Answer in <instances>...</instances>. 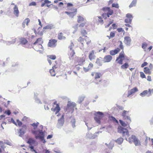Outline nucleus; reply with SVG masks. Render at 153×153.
Instances as JSON below:
<instances>
[{
	"label": "nucleus",
	"mask_w": 153,
	"mask_h": 153,
	"mask_svg": "<svg viewBox=\"0 0 153 153\" xmlns=\"http://www.w3.org/2000/svg\"><path fill=\"white\" fill-rule=\"evenodd\" d=\"M74 46V44L73 42H71L70 45L69 47V48L70 49L71 51L74 50L73 49V48Z\"/></svg>",
	"instance_id": "43"
},
{
	"label": "nucleus",
	"mask_w": 153,
	"mask_h": 153,
	"mask_svg": "<svg viewBox=\"0 0 153 153\" xmlns=\"http://www.w3.org/2000/svg\"><path fill=\"white\" fill-rule=\"evenodd\" d=\"M110 10L109 7H104L102 8V10L105 12L108 11Z\"/></svg>",
	"instance_id": "49"
},
{
	"label": "nucleus",
	"mask_w": 153,
	"mask_h": 153,
	"mask_svg": "<svg viewBox=\"0 0 153 153\" xmlns=\"http://www.w3.org/2000/svg\"><path fill=\"white\" fill-rule=\"evenodd\" d=\"M144 72L146 74H149L150 73V71L149 69L147 67H145L144 68Z\"/></svg>",
	"instance_id": "39"
},
{
	"label": "nucleus",
	"mask_w": 153,
	"mask_h": 153,
	"mask_svg": "<svg viewBox=\"0 0 153 153\" xmlns=\"http://www.w3.org/2000/svg\"><path fill=\"white\" fill-rule=\"evenodd\" d=\"M85 97V96L84 95L79 96L78 98L77 102L79 104H80L84 100Z\"/></svg>",
	"instance_id": "17"
},
{
	"label": "nucleus",
	"mask_w": 153,
	"mask_h": 153,
	"mask_svg": "<svg viewBox=\"0 0 153 153\" xmlns=\"http://www.w3.org/2000/svg\"><path fill=\"white\" fill-rule=\"evenodd\" d=\"M95 80H96L97 79L100 78L101 76V74L100 73L96 72L95 73Z\"/></svg>",
	"instance_id": "35"
},
{
	"label": "nucleus",
	"mask_w": 153,
	"mask_h": 153,
	"mask_svg": "<svg viewBox=\"0 0 153 153\" xmlns=\"http://www.w3.org/2000/svg\"><path fill=\"white\" fill-rule=\"evenodd\" d=\"M140 76L142 78H145V76L143 73V72H140Z\"/></svg>",
	"instance_id": "53"
},
{
	"label": "nucleus",
	"mask_w": 153,
	"mask_h": 153,
	"mask_svg": "<svg viewBox=\"0 0 153 153\" xmlns=\"http://www.w3.org/2000/svg\"><path fill=\"white\" fill-rule=\"evenodd\" d=\"M115 36V34L114 33L111 32L110 33V36L111 37L113 38Z\"/></svg>",
	"instance_id": "62"
},
{
	"label": "nucleus",
	"mask_w": 153,
	"mask_h": 153,
	"mask_svg": "<svg viewBox=\"0 0 153 153\" xmlns=\"http://www.w3.org/2000/svg\"><path fill=\"white\" fill-rule=\"evenodd\" d=\"M3 144V143L2 144ZM5 146L3 145H1V148H0V153H1L3 151H4V149Z\"/></svg>",
	"instance_id": "45"
},
{
	"label": "nucleus",
	"mask_w": 153,
	"mask_h": 153,
	"mask_svg": "<svg viewBox=\"0 0 153 153\" xmlns=\"http://www.w3.org/2000/svg\"><path fill=\"white\" fill-rule=\"evenodd\" d=\"M78 40L79 41H80L81 42L82 45H83V43L84 42H86L87 41L86 39H84L82 38L81 36L79 37L78 39Z\"/></svg>",
	"instance_id": "37"
},
{
	"label": "nucleus",
	"mask_w": 153,
	"mask_h": 153,
	"mask_svg": "<svg viewBox=\"0 0 153 153\" xmlns=\"http://www.w3.org/2000/svg\"><path fill=\"white\" fill-rule=\"evenodd\" d=\"M53 66L52 69L50 70V72L51 76H54L56 75V73L54 71V67Z\"/></svg>",
	"instance_id": "28"
},
{
	"label": "nucleus",
	"mask_w": 153,
	"mask_h": 153,
	"mask_svg": "<svg viewBox=\"0 0 153 153\" xmlns=\"http://www.w3.org/2000/svg\"><path fill=\"white\" fill-rule=\"evenodd\" d=\"M39 123L37 122L36 123H34L31 124V125L33 127L34 129H35L37 128L38 126L39 125Z\"/></svg>",
	"instance_id": "40"
},
{
	"label": "nucleus",
	"mask_w": 153,
	"mask_h": 153,
	"mask_svg": "<svg viewBox=\"0 0 153 153\" xmlns=\"http://www.w3.org/2000/svg\"><path fill=\"white\" fill-rule=\"evenodd\" d=\"M120 60H118V62H117V63L119 64H120V65H122L123 63V60H124V59H120Z\"/></svg>",
	"instance_id": "47"
},
{
	"label": "nucleus",
	"mask_w": 153,
	"mask_h": 153,
	"mask_svg": "<svg viewBox=\"0 0 153 153\" xmlns=\"http://www.w3.org/2000/svg\"><path fill=\"white\" fill-rule=\"evenodd\" d=\"M105 144L108 146L109 149H112L113 147L114 146V144L113 142H110L109 144L107 143H105Z\"/></svg>",
	"instance_id": "25"
},
{
	"label": "nucleus",
	"mask_w": 153,
	"mask_h": 153,
	"mask_svg": "<svg viewBox=\"0 0 153 153\" xmlns=\"http://www.w3.org/2000/svg\"><path fill=\"white\" fill-rule=\"evenodd\" d=\"M43 42L42 38H39L36 41L33 43L34 45H36V44H42Z\"/></svg>",
	"instance_id": "30"
},
{
	"label": "nucleus",
	"mask_w": 153,
	"mask_h": 153,
	"mask_svg": "<svg viewBox=\"0 0 153 153\" xmlns=\"http://www.w3.org/2000/svg\"><path fill=\"white\" fill-rule=\"evenodd\" d=\"M79 63L80 64H82L83 62L84 61V60L83 58H82L80 59H79Z\"/></svg>",
	"instance_id": "61"
},
{
	"label": "nucleus",
	"mask_w": 153,
	"mask_h": 153,
	"mask_svg": "<svg viewBox=\"0 0 153 153\" xmlns=\"http://www.w3.org/2000/svg\"><path fill=\"white\" fill-rule=\"evenodd\" d=\"M126 17L128 18L129 19H132V15L129 13H128L126 15Z\"/></svg>",
	"instance_id": "50"
},
{
	"label": "nucleus",
	"mask_w": 153,
	"mask_h": 153,
	"mask_svg": "<svg viewBox=\"0 0 153 153\" xmlns=\"http://www.w3.org/2000/svg\"><path fill=\"white\" fill-rule=\"evenodd\" d=\"M30 22V19L29 18H26V19L23 22L22 25V27L23 28H24L25 27V24L27 26L28 25L29 23Z\"/></svg>",
	"instance_id": "21"
},
{
	"label": "nucleus",
	"mask_w": 153,
	"mask_h": 153,
	"mask_svg": "<svg viewBox=\"0 0 153 153\" xmlns=\"http://www.w3.org/2000/svg\"><path fill=\"white\" fill-rule=\"evenodd\" d=\"M35 140H34L33 139L30 138L28 139V140L27 142V143L29 144L30 145H32V144L35 143Z\"/></svg>",
	"instance_id": "24"
},
{
	"label": "nucleus",
	"mask_w": 153,
	"mask_h": 153,
	"mask_svg": "<svg viewBox=\"0 0 153 153\" xmlns=\"http://www.w3.org/2000/svg\"><path fill=\"white\" fill-rule=\"evenodd\" d=\"M112 6L113 7H114L117 8H118L119 7L118 4L113 3Z\"/></svg>",
	"instance_id": "48"
},
{
	"label": "nucleus",
	"mask_w": 153,
	"mask_h": 153,
	"mask_svg": "<svg viewBox=\"0 0 153 153\" xmlns=\"http://www.w3.org/2000/svg\"><path fill=\"white\" fill-rule=\"evenodd\" d=\"M27 128V126L25 125H24L22 126V128L20 129L19 131V136L22 137L23 136L26 132Z\"/></svg>",
	"instance_id": "6"
},
{
	"label": "nucleus",
	"mask_w": 153,
	"mask_h": 153,
	"mask_svg": "<svg viewBox=\"0 0 153 153\" xmlns=\"http://www.w3.org/2000/svg\"><path fill=\"white\" fill-rule=\"evenodd\" d=\"M87 41L86 42V43L87 45H88L89 44H90L91 42V40H89L88 38L86 39Z\"/></svg>",
	"instance_id": "64"
},
{
	"label": "nucleus",
	"mask_w": 153,
	"mask_h": 153,
	"mask_svg": "<svg viewBox=\"0 0 153 153\" xmlns=\"http://www.w3.org/2000/svg\"><path fill=\"white\" fill-rule=\"evenodd\" d=\"M84 19L81 16H78L77 22L78 23H81L84 21Z\"/></svg>",
	"instance_id": "36"
},
{
	"label": "nucleus",
	"mask_w": 153,
	"mask_h": 153,
	"mask_svg": "<svg viewBox=\"0 0 153 153\" xmlns=\"http://www.w3.org/2000/svg\"><path fill=\"white\" fill-rule=\"evenodd\" d=\"M113 13V10H110L108 11V12L107 13H103L102 15V16L103 18H104L105 16H107L108 17H109L110 16L112 15Z\"/></svg>",
	"instance_id": "12"
},
{
	"label": "nucleus",
	"mask_w": 153,
	"mask_h": 153,
	"mask_svg": "<svg viewBox=\"0 0 153 153\" xmlns=\"http://www.w3.org/2000/svg\"><path fill=\"white\" fill-rule=\"evenodd\" d=\"M20 43L23 45H25L26 44L27 42V40L25 38H22L20 39Z\"/></svg>",
	"instance_id": "31"
},
{
	"label": "nucleus",
	"mask_w": 153,
	"mask_h": 153,
	"mask_svg": "<svg viewBox=\"0 0 153 153\" xmlns=\"http://www.w3.org/2000/svg\"><path fill=\"white\" fill-rule=\"evenodd\" d=\"M16 39V38H15L14 39H13L11 41H6L4 43L7 45H10L11 44H14L15 42Z\"/></svg>",
	"instance_id": "23"
},
{
	"label": "nucleus",
	"mask_w": 153,
	"mask_h": 153,
	"mask_svg": "<svg viewBox=\"0 0 153 153\" xmlns=\"http://www.w3.org/2000/svg\"><path fill=\"white\" fill-rule=\"evenodd\" d=\"M74 11L73 12H68L65 11V13L68 15L70 17H73L76 15L77 10L76 9H74Z\"/></svg>",
	"instance_id": "13"
},
{
	"label": "nucleus",
	"mask_w": 153,
	"mask_h": 153,
	"mask_svg": "<svg viewBox=\"0 0 153 153\" xmlns=\"http://www.w3.org/2000/svg\"><path fill=\"white\" fill-rule=\"evenodd\" d=\"M16 122L17 123V126H18L19 127H20L22 125V123L21 121L19 120H16Z\"/></svg>",
	"instance_id": "44"
},
{
	"label": "nucleus",
	"mask_w": 153,
	"mask_h": 153,
	"mask_svg": "<svg viewBox=\"0 0 153 153\" xmlns=\"http://www.w3.org/2000/svg\"><path fill=\"white\" fill-rule=\"evenodd\" d=\"M104 114L102 112H97L95 114V117H94V119L96 122L98 124H100L101 120L104 117Z\"/></svg>",
	"instance_id": "3"
},
{
	"label": "nucleus",
	"mask_w": 153,
	"mask_h": 153,
	"mask_svg": "<svg viewBox=\"0 0 153 153\" xmlns=\"http://www.w3.org/2000/svg\"><path fill=\"white\" fill-rule=\"evenodd\" d=\"M96 58V56L94 54V51H91L89 54V59L91 60L94 59Z\"/></svg>",
	"instance_id": "16"
},
{
	"label": "nucleus",
	"mask_w": 153,
	"mask_h": 153,
	"mask_svg": "<svg viewBox=\"0 0 153 153\" xmlns=\"http://www.w3.org/2000/svg\"><path fill=\"white\" fill-rule=\"evenodd\" d=\"M58 123L59 124L62 125L64 123V115L63 114L62 116L58 120Z\"/></svg>",
	"instance_id": "26"
},
{
	"label": "nucleus",
	"mask_w": 153,
	"mask_h": 153,
	"mask_svg": "<svg viewBox=\"0 0 153 153\" xmlns=\"http://www.w3.org/2000/svg\"><path fill=\"white\" fill-rule=\"evenodd\" d=\"M132 21V19H125V22L127 23L131 24Z\"/></svg>",
	"instance_id": "41"
},
{
	"label": "nucleus",
	"mask_w": 153,
	"mask_h": 153,
	"mask_svg": "<svg viewBox=\"0 0 153 153\" xmlns=\"http://www.w3.org/2000/svg\"><path fill=\"white\" fill-rule=\"evenodd\" d=\"M32 133L35 135L36 139H39L43 143L45 142L44 139V134L42 130H32Z\"/></svg>",
	"instance_id": "1"
},
{
	"label": "nucleus",
	"mask_w": 153,
	"mask_h": 153,
	"mask_svg": "<svg viewBox=\"0 0 153 153\" xmlns=\"http://www.w3.org/2000/svg\"><path fill=\"white\" fill-rule=\"evenodd\" d=\"M53 27V25L52 24H50L47 25V26L43 28L44 29H51Z\"/></svg>",
	"instance_id": "33"
},
{
	"label": "nucleus",
	"mask_w": 153,
	"mask_h": 153,
	"mask_svg": "<svg viewBox=\"0 0 153 153\" xmlns=\"http://www.w3.org/2000/svg\"><path fill=\"white\" fill-rule=\"evenodd\" d=\"M117 30L119 32H123L124 33H125V32L124 30H123L122 29V28H118L117 29Z\"/></svg>",
	"instance_id": "51"
},
{
	"label": "nucleus",
	"mask_w": 153,
	"mask_h": 153,
	"mask_svg": "<svg viewBox=\"0 0 153 153\" xmlns=\"http://www.w3.org/2000/svg\"><path fill=\"white\" fill-rule=\"evenodd\" d=\"M153 92V90H151L150 89H149V90H145L142 92L140 94V95L142 97L147 96L149 97L152 95Z\"/></svg>",
	"instance_id": "5"
},
{
	"label": "nucleus",
	"mask_w": 153,
	"mask_h": 153,
	"mask_svg": "<svg viewBox=\"0 0 153 153\" xmlns=\"http://www.w3.org/2000/svg\"><path fill=\"white\" fill-rule=\"evenodd\" d=\"M57 41L54 39L50 40L48 44V47H54L56 46V43Z\"/></svg>",
	"instance_id": "9"
},
{
	"label": "nucleus",
	"mask_w": 153,
	"mask_h": 153,
	"mask_svg": "<svg viewBox=\"0 0 153 153\" xmlns=\"http://www.w3.org/2000/svg\"><path fill=\"white\" fill-rule=\"evenodd\" d=\"M124 43L127 45H130L131 42V38L128 36H126L124 37Z\"/></svg>",
	"instance_id": "8"
},
{
	"label": "nucleus",
	"mask_w": 153,
	"mask_h": 153,
	"mask_svg": "<svg viewBox=\"0 0 153 153\" xmlns=\"http://www.w3.org/2000/svg\"><path fill=\"white\" fill-rule=\"evenodd\" d=\"M76 103L74 102H72L71 101H68L67 105H76Z\"/></svg>",
	"instance_id": "46"
},
{
	"label": "nucleus",
	"mask_w": 153,
	"mask_h": 153,
	"mask_svg": "<svg viewBox=\"0 0 153 153\" xmlns=\"http://www.w3.org/2000/svg\"><path fill=\"white\" fill-rule=\"evenodd\" d=\"M58 38L59 40L65 39L66 38L65 36H63V33H60L58 34Z\"/></svg>",
	"instance_id": "29"
},
{
	"label": "nucleus",
	"mask_w": 153,
	"mask_h": 153,
	"mask_svg": "<svg viewBox=\"0 0 153 153\" xmlns=\"http://www.w3.org/2000/svg\"><path fill=\"white\" fill-rule=\"evenodd\" d=\"M123 139L122 137L118 138L116 141V142L119 144H120L123 142Z\"/></svg>",
	"instance_id": "38"
},
{
	"label": "nucleus",
	"mask_w": 153,
	"mask_h": 153,
	"mask_svg": "<svg viewBox=\"0 0 153 153\" xmlns=\"http://www.w3.org/2000/svg\"><path fill=\"white\" fill-rule=\"evenodd\" d=\"M120 51V49L117 48L114 50L111 51L110 52V53L111 55H114L117 54Z\"/></svg>",
	"instance_id": "18"
},
{
	"label": "nucleus",
	"mask_w": 153,
	"mask_h": 153,
	"mask_svg": "<svg viewBox=\"0 0 153 153\" xmlns=\"http://www.w3.org/2000/svg\"><path fill=\"white\" fill-rule=\"evenodd\" d=\"M42 44H39L38 45V48H41L43 50V47L42 46ZM37 48H38L37 47Z\"/></svg>",
	"instance_id": "56"
},
{
	"label": "nucleus",
	"mask_w": 153,
	"mask_h": 153,
	"mask_svg": "<svg viewBox=\"0 0 153 153\" xmlns=\"http://www.w3.org/2000/svg\"><path fill=\"white\" fill-rule=\"evenodd\" d=\"M147 45L146 43H143L142 44V48L143 49H145L146 48Z\"/></svg>",
	"instance_id": "55"
},
{
	"label": "nucleus",
	"mask_w": 153,
	"mask_h": 153,
	"mask_svg": "<svg viewBox=\"0 0 153 153\" xmlns=\"http://www.w3.org/2000/svg\"><path fill=\"white\" fill-rule=\"evenodd\" d=\"M112 59V57L110 55H108L105 56L103 59L104 62H108L111 61Z\"/></svg>",
	"instance_id": "10"
},
{
	"label": "nucleus",
	"mask_w": 153,
	"mask_h": 153,
	"mask_svg": "<svg viewBox=\"0 0 153 153\" xmlns=\"http://www.w3.org/2000/svg\"><path fill=\"white\" fill-rule=\"evenodd\" d=\"M128 111L124 110L122 114V115L123 117L124 120H129V122H131V120L130 117L128 116Z\"/></svg>",
	"instance_id": "7"
},
{
	"label": "nucleus",
	"mask_w": 153,
	"mask_h": 153,
	"mask_svg": "<svg viewBox=\"0 0 153 153\" xmlns=\"http://www.w3.org/2000/svg\"><path fill=\"white\" fill-rule=\"evenodd\" d=\"M128 141L129 143H134L135 146L141 145V142L139 139L135 135H132L128 139Z\"/></svg>",
	"instance_id": "2"
},
{
	"label": "nucleus",
	"mask_w": 153,
	"mask_h": 153,
	"mask_svg": "<svg viewBox=\"0 0 153 153\" xmlns=\"http://www.w3.org/2000/svg\"><path fill=\"white\" fill-rule=\"evenodd\" d=\"M96 63L99 66H101L102 65V62L99 58L97 59Z\"/></svg>",
	"instance_id": "34"
},
{
	"label": "nucleus",
	"mask_w": 153,
	"mask_h": 153,
	"mask_svg": "<svg viewBox=\"0 0 153 153\" xmlns=\"http://www.w3.org/2000/svg\"><path fill=\"white\" fill-rule=\"evenodd\" d=\"M38 94L37 93H34V99L35 100V102L40 104H41V102L40 100L37 97Z\"/></svg>",
	"instance_id": "19"
},
{
	"label": "nucleus",
	"mask_w": 153,
	"mask_h": 153,
	"mask_svg": "<svg viewBox=\"0 0 153 153\" xmlns=\"http://www.w3.org/2000/svg\"><path fill=\"white\" fill-rule=\"evenodd\" d=\"M5 113L7 114L8 115H9L11 114V112L10 110H7L5 111Z\"/></svg>",
	"instance_id": "54"
},
{
	"label": "nucleus",
	"mask_w": 153,
	"mask_h": 153,
	"mask_svg": "<svg viewBox=\"0 0 153 153\" xmlns=\"http://www.w3.org/2000/svg\"><path fill=\"white\" fill-rule=\"evenodd\" d=\"M81 33L82 34H83L84 35H85L87 34V32L85 30H81Z\"/></svg>",
	"instance_id": "52"
},
{
	"label": "nucleus",
	"mask_w": 153,
	"mask_h": 153,
	"mask_svg": "<svg viewBox=\"0 0 153 153\" xmlns=\"http://www.w3.org/2000/svg\"><path fill=\"white\" fill-rule=\"evenodd\" d=\"M48 56L50 59L53 60H54L56 58V57L55 55H49Z\"/></svg>",
	"instance_id": "42"
},
{
	"label": "nucleus",
	"mask_w": 153,
	"mask_h": 153,
	"mask_svg": "<svg viewBox=\"0 0 153 153\" xmlns=\"http://www.w3.org/2000/svg\"><path fill=\"white\" fill-rule=\"evenodd\" d=\"M128 120V121L126 123L121 120H120L119 122L122 126L124 127H126L130 123L129 122V120Z\"/></svg>",
	"instance_id": "22"
},
{
	"label": "nucleus",
	"mask_w": 153,
	"mask_h": 153,
	"mask_svg": "<svg viewBox=\"0 0 153 153\" xmlns=\"http://www.w3.org/2000/svg\"><path fill=\"white\" fill-rule=\"evenodd\" d=\"M29 148L30 149L31 151H32V152H36V151L35 149H34V147L33 146H29Z\"/></svg>",
	"instance_id": "57"
},
{
	"label": "nucleus",
	"mask_w": 153,
	"mask_h": 153,
	"mask_svg": "<svg viewBox=\"0 0 153 153\" xmlns=\"http://www.w3.org/2000/svg\"><path fill=\"white\" fill-rule=\"evenodd\" d=\"M51 109L52 111L53 112H55V114H56L59 112L60 110V108L59 107V106H56L55 108H52Z\"/></svg>",
	"instance_id": "20"
},
{
	"label": "nucleus",
	"mask_w": 153,
	"mask_h": 153,
	"mask_svg": "<svg viewBox=\"0 0 153 153\" xmlns=\"http://www.w3.org/2000/svg\"><path fill=\"white\" fill-rule=\"evenodd\" d=\"M36 5V3L34 2H33L31 3H30L29 5L30 6H35Z\"/></svg>",
	"instance_id": "63"
},
{
	"label": "nucleus",
	"mask_w": 153,
	"mask_h": 153,
	"mask_svg": "<svg viewBox=\"0 0 153 153\" xmlns=\"http://www.w3.org/2000/svg\"><path fill=\"white\" fill-rule=\"evenodd\" d=\"M137 0H133L129 6L130 8L136 5Z\"/></svg>",
	"instance_id": "27"
},
{
	"label": "nucleus",
	"mask_w": 153,
	"mask_h": 153,
	"mask_svg": "<svg viewBox=\"0 0 153 153\" xmlns=\"http://www.w3.org/2000/svg\"><path fill=\"white\" fill-rule=\"evenodd\" d=\"M148 64V63L146 62H144L141 65V67L142 68L143 67L145 66L146 65Z\"/></svg>",
	"instance_id": "60"
},
{
	"label": "nucleus",
	"mask_w": 153,
	"mask_h": 153,
	"mask_svg": "<svg viewBox=\"0 0 153 153\" xmlns=\"http://www.w3.org/2000/svg\"><path fill=\"white\" fill-rule=\"evenodd\" d=\"M137 91L138 89L136 87H135L134 88L131 89L130 91H128V94L127 97H129L130 95Z\"/></svg>",
	"instance_id": "14"
},
{
	"label": "nucleus",
	"mask_w": 153,
	"mask_h": 153,
	"mask_svg": "<svg viewBox=\"0 0 153 153\" xmlns=\"http://www.w3.org/2000/svg\"><path fill=\"white\" fill-rule=\"evenodd\" d=\"M126 57L125 56L123 51H122L120 53L118 57L117 58L116 61L120 59H126Z\"/></svg>",
	"instance_id": "15"
},
{
	"label": "nucleus",
	"mask_w": 153,
	"mask_h": 153,
	"mask_svg": "<svg viewBox=\"0 0 153 153\" xmlns=\"http://www.w3.org/2000/svg\"><path fill=\"white\" fill-rule=\"evenodd\" d=\"M129 66V65L128 63L126 62L124 64L121 66V68L122 69H126Z\"/></svg>",
	"instance_id": "32"
},
{
	"label": "nucleus",
	"mask_w": 153,
	"mask_h": 153,
	"mask_svg": "<svg viewBox=\"0 0 153 153\" xmlns=\"http://www.w3.org/2000/svg\"><path fill=\"white\" fill-rule=\"evenodd\" d=\"M117 131L118 132L122 134L123 136H127L128 137L129 136V132L128 129L126 128L119 126L117 128Z\"/></svg>",
	"instance_id": "4"
},
{
	"label": "nucleus",
	"mask_w": 153,
	"mask_h": 153,
	"mask_svg": "<svg viewBox=\"0 0 153 153\" xmlns=\"http://www.w3.org/2000/svg\"><path fill=\"white\" fill-rule=\"evenodd\" d=\"M119 42H120V45L119 46L120 48L121 49H123V47L122 42L121 41H119Z\"/></svg>",
	"instance_id": "58"
},
{
	"label": "nucleus",
	"mask_w": 153,
	"mask_h": 153,
	"mask_svg": "<svg viewBox=\"0 0 153 153\" xmlns=\"http://www.w3.org/2000/svg\"><path fill=\"white\" fill-rule=\"evenodd\" d=\"M75 54V53L74 52V50L71 51V53H70V55L71 57L73 56Z\"/></svg>",
	"instance_id": "59"
},
{
	"label": "nucleus",
	"mask_w": 153,
	"mask_h": 153,
	"mask_svg": "<svg viewBox=\"0 0 153 153\" xmlns=\"http://www.w3.org/2000/svg\"><path fill=\"white\" fill-rule=\"evenodd\" d=\"M13 9L14 14L16 17H18L19 16V11L16 5H15L14 7L13 8Z\"/></svg>",
	"instance_id": "11"
}]
</instances>
